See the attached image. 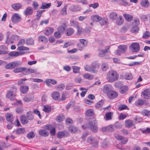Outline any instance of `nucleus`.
<instances>
[{"instance_id": "1", "label": "nucleus", "mask_w": 150, "mask_h": 150, "mask_svg": "<svg viewBox=\"0 0 150 150\" xmlns=\"http://www.w3.org/2000/svg\"><path fill=\"white\" fill-rule=\"evenodd\" d=\"M97 121L95 118H91L89 119L88 124L83 125L82 128L83 129H86L87 128L89 129L93 132H96L98 130Z\"/></svg>"}, {"instance_id": "2", "label": "nucleus", "mask_w": 150, "mask_h": 150, "mask_svg": "<svg viewBox=\"0 0 150 150\" xmlns=\"http://www.w3.org/2000/svg\"><path fill=\"white\" fill-rule=\"evenodd\" d=\"M119 75L115 71L112 70L109 71L107 74L106 78L108 81L113 82L118 79Z\"/></svg>"}, {"instance_id": "3", "label": "nucleus", "mask_w": 150, "mask_h": 150, "mask_svg": "<svg viewBox=\"0 0 150 150\" xmlns=\"http://www.w3.org/2000/svg\"><path fill=\"white\" fill-rule=\"evenodd\" d=\"M110 46H107L106 47L105 49L104 50H98V56L99 57H103L104 59H108L110 58L109 55H108L107 53H110V51H108Z\"/></svg>"}, {"instance_id": "4", "label": "nucleus", "mask_w": 150, "mask_h": 150, "mask_svg": "<svg viewBox=\"0 0 150 150\" xmlns=\"http://www.w3.org/2000/svg\"><path fill=\"white\" fill-rule=\"evenodd\" d=\"M21 19V16L17 13H14L11 17L12 22L14 23H16L19 22Z\"/></svg>"}, {"instance_id": "5", "label": "nucleus", "mask_w": 150, "mask_h": 150, "mask_svg": "<svg viewBox=\"0 0 150 150\" xmlns=\"http://www.w3.org/2000/svg\"><path fill=\"white\" fill-rule=\"evenodd\" d=\"M115 138L117 140H121L122 144H124L127 143L128 139L126 137H125L117 133L114 134Z\"/></svg>"}, {"instance_id": "6", "label": "nucleus", "mask_w": 150, "mask_h": 150, "mask_svg": "<svg viewBox=\"0 0 150 150\" xmlns=\"http://www.w3.org/2000/svg\"><path fill=\"white\" fill-rule=\"evenodd\" d=\"M131 49L133 52H138L140 50V46L138 43H134L130 45Z\"/></svg>"}, {"instance_id": "7", "label": "nucleus", "mask_w": 150, "mask_h": 150, "mask_svg": "<svg viewBox=\"0 0 150 150\" xmlns=\"http://www.w3.org/2000/svg\"><path fill=\"white\" fill-rule=\"evenodd\" d=\"M19 64L17 61H15L11 62L5 65V67L7 69H11L14 68L18 66Z\"/></svg>"}, {"instance_id": "8", "label": "nucleus", "mask_w": 150, "mask_h": 150, "mask_svg": "<svg viewBox=\"0 0 150 150\" xmlns=\"http://www.w3.org/2000/svg\"><path fill=\"white\" fill-rule=\"evenodd\" d=\"M16 96V95L13 91H8L6 95V97L11 101L15 99Z\"/></svg>"}, {"instance_id": "9", "label": "nucleus", "mask_w": 150, "mask_h": 150, "mask_svg": "<svg viewBox=\"0 0 150 150\" xmlns=\"http://www.w3.org/2000/svg\"><path fill=\"white\" fill-rule=\"evenodd\" d=\"M69 134L68 132L66 131H59L57 134V137L59 139H61L64 137H67Z\"/></svg>"}, {"instance_id": "10", "label": "nucleus", "mask_w": 150, "mask_h": 150, "mask_svg": "<svg viewBox=\"0 0 150 150\" xmlns=\"http://www.w3.org/2000/svg\"><path fill=\"white\" fill-rule=\"evenodd\" d=\"M33 9L30 6L27 7L23 11L24 14L26 16H30L32 15L33 13Z\"/></svg>"}, {"instance_id": "11", "label": "nucleus", "mask_w": 150, "mask_h": 150, "mask_svg": "<svg viewBox=\"0 0 150 150\" xmlns=\"http://www.w3.org/2000/svg\"><path fill=\"white\" fill-rule=\"evenodd\" d=\"M107 95L110 99H112L117 97L118 95L116 91L111 90L108 93Z\"/></svg>"}, {"instance_id": "12", "label": "nucleus", "mask_w": 150, "mask_h": 150, "mask_svg": "<svg viewBox=\"0 0 150 150\" xmlns=\"http://www.w3.org/2000/svg\"><path fill=\"white\" fill-rule=\"evenodd\" d=\"M11 7L14 10L17 11L22 8V5L21 4L17 3L12 4Z\"/></svg>"}, {"instance_id": "13", "label": "nucleus", "mask_w": 150, "mask_h": 150, "mask_svg": "<svg viewBox=\"0 0 150 150\" xmlns=\"http://www.w3.org/2000/svg\"><path fill=\"white\" fill-rule=\"evenodd\" d=\"M125 125L127 128H130L134 125V124L133 120H128L125 121Z\"/></svg>"}, {"instance_id": "14", "label": "nucleus", "mask_w": 150, "mask_h": 150, "mask_svg": "<svg viewBox=\"0 0 150 150\" xmlns=\"http://www.w3.org/2000/svg\"><path fill=\"white\" fill-rule=\"evenodd\" d=\"M28 120L27 117L24 115H22L20 117V120L21 122L23 125L28 124Z\"/></svg>"}, {"instance_id": "15", "label": "nucleus", "mask_w": 150, "mask_h": 150, "mask_svg": "<svg viewBox=\"0 0 150 150\" xmlns=\"http://www.w3.org/2000/svg\"><path fill=\"white\" fill-rule=\"evenodd\" d=\"M112 86L110 85L106 84L104 86L103 89V91L104 92L106 93L107 94L111 91L112 89Z\"/></svg>"}, {"instance_id": "16", "label": "nucleus", "mask_w": 150, "mask_h": 150, "mask_svg": "<svg viewBox=\"0 0 150 150\" xmlns=\"http://www.w3.org/2000/svg\"><path fill=\"white\" fill-rule=\"evenodd\" d=\"M54 30V28L51 27H47L46 28L44 31V34L47 36L52 34Z\"/></svg>"}, {"instance_id": "17", "label": "nucleus", "mask_w": 150, "mask_h": 150, "mask_svg": "<svg viewBox=\"0 0 150 150\" xmlns=\"http://www.w3.org/2000/svg\"><path fill=\"white\" fill-rule=\"evenodd\" d=\"M38 133L40 135L44 137H47L49 135V132L44 129L40 130L38 132Z\"/></svg>"}, {"instance_id": "18", "label": "nucleus", "mask_w": 150, "mask_h": 150, "mask_svg": "<svg viewBox=\"0 0 150 150\" xmlns=\"http://www.w3.org/2000/svg\"><path fill=\"white\" fill-rule=\"evenodd\" d=\"M29 89V87L27 86H21L20 88V91L23 94L26 93Z\"/></svg>"}, {"instance_id": "19", "label": "nucleus", "mask_w": 150, "mask_h": 150, "mask_svg": "<svg viewBox=\"0 0 150 150\" xmlns=\"http://www.w3.org/2000/svg\"><path fill=\"white\" fill-rule=\"evenodd\" d=\"M51 96L53 99L58 100L60 98V94L57 91H54L52 93Z\"/></svg>"}, {"instance_id": "20", "label": "nucleus", "mask_w": 150, "mask_h": 150, "mask_svg": "<svg viewBox=\"0 0 150 150\" xmlns=\"http://www.w3.org/2000/svg\"><path fill=\"white\" fill-rule=\"evenodd\" d=\"M5 117L6 120L11 122L13 120V117L12 114L9 113H7L5 114Z\"/></svg>"}, {"instance_id": "21", "label": "nucleus", "mask_w": 150, "mask_h": 150, "mask_svg": "<svg viewBox=\"0 0 150 150\" xmlns=\"http://www.w3.org/2000/svg\"><path fill=\"white\" fill-rule=\"evenodd\" d=\"M39 41L42 42L47 43L48 41L47 38L45 36L40 35L38 37Z\"/></svg>"}, {"instance_id": "22", "label": "nucleus", "mask_w": 150, "mask_h": 150, "mask_svg": "<svg viewBox=\"0 0 150 150\" xmlns=\"http://www.w3.org/2000/svg\"><path fill=\"white\" fill-rule=\"evenodd\" d=\"M68 129L69 131L71 133H74L78 130V128L76 127L73 125L69 126L68 128Z\"/></svg>"}, {"instance_id": "23", "label": "nucleus", "mask_w": 150, "mask_h": 150, "mask_svg": "<svg viewBox=\"0 0 150 150\" xmlns=\"http://www.w3.org/2000/svg\"><path fill=\"white\" fill-rule=\"evenodd\" d=\"M74 32V30L72 28H68L66 31V34L67 36H70L73 34Z\"/></svg>"}, {"instance_id": "24", "label": "nucleus", "mask_w": 150, "mask_h": 150, "mask_svg": "<svg viewBox=\"0 0 150 150\" xmlns=\"http://www.w3.org/2000/svg\"><path fill=\"white\" fill-rule=\"evenodd\" d=\"M102 18L98 15L92 16L91 19L94 21L98 22L100 21L102 19Z\"/></svg>"}, {"instance_id": "25", "label": "nucleus", "mask_w": 150, "mask_h": 150, "mask_svg": "<svg viewBox=\"0 0 150 150\" xmlns=\"http://www.w3.org/2000/svg\"><path fill=\"white\" fill-rule=\"evenodd\" d=\"M117 16V13L115 12H112L110 13L109 17L110 19L113 20L116 19Z\"/></svg>"}, {"instance_id": "26", "label": "nucleus", "mask_w": 150, "mask_h": 150, "mask_svg": "<svg viewBox=\"0 0 150 150\" xmlns=\"http://www.w3.org/2000/svg\"><path fill=\"white\" fill-rule=\"evenodd\" d=\"M84 68L85 70L88 71L93 73H96V70L93 69L91 66L90 67L86 65Z\"/></svg>"}, {"instance_id": "27", "label": "nucleus", "mask_w": 150, "mask_h": 150, "mask_svg": "<svg viewBox=\"0 0 150 150\" xmlns=\"http://www.w3.org/2000/svg\"><path fill=\"white\" fill-rule=\"evenodd\" d=\"M128 90V88L127 86H122L120 89V92L122 94L125 93Z\"/></svg>"}, {"instance_id": "28", "label": "nucleus", "mask_w": 150, "mask_h": 150, "mask_svg": "<svg viewBox=\"0 0 150 150\" xmlns=\"http://www.w3.org/2000/svg\"><path fill=\"white\" fill-rule=\"evenodd\" d=\"M28 119L30 120H32L34 119L33 113L31 111H29L26 113V116Z\"/></svg>"}, {"instance_id": "29", "label": "nucleus", "mask_w": 150, "mask_h": 150, "mask_svg": "<svg viewBox=\"0 0 150 150\" xmlns=\"http://www.w3.org/2000/svg\"><path fill=\"white\" fill-rule=\"evenodd\" d=\"M92 69L96 71V73L98 72V69L99 67V65L97 63L93 62L91 64Z\"/></svg>"}, {"instance_id": "30", "label": "nucleus", "mask_w": 150, "mask_h": 150, "mask_svg": "<svg viewBox=\"0 0 150 150\" xmlns=\"http://www.w3.org/2000/svg\"><path fill=\"white\" fill-rule=\"evenodd\" d=\"M51 3H43L42 4L41 8L42 9H45L49 8L51 6Z\"/></svg>"}, {"instance_id": "31", "label": "nucleus", "mask_w": 150, "mask_h": 150, "mask_svg": "<svg viewBox=\"0 0 150 150\" xmlns=\"http://www.w3.org/2000/svg\"><path fill=\"white\" fill-rule=\"evenodd\" d=\"M123 16L126 20L128 21H132L133 18L132 15L127 14H125L123 15Z\"/></svg>"}, {"instance_id": "32", "label": "nucleus", "mask_w": 150, "mask_h": 150, "mask_svg": "<svg viewBox=\"0 0 150 150\" xmlns=\"http://www.w3.org/2000/svg\"><path fill=\"white\" fill-rule=\"evenodd\" d=\"M116 22L118 25H121L123 22V19L122 16H120L116 20Z\"/></svg>"}, {"instance_id": "33", "label": "nucleus", "mask_w": 150, "mask_h": 150, "mask_svg": "<svg viewBox=\"0 0 150 150\" xmlns=\"http://www.w3.org/2000/svg\"><path fill=\"white\" fill-rule=\"evenodd\" d=\"M34 41L32 38H30L26 40V44L27 45H31L34 44Z\"/></svg>"}, {"instance_id": "34", "label": "nucleus", "mask_w": 150, "mask_h": 150, "mask_svg": "<svg viewBox=\"0 0 150 150\" xmlns=\"http://www.w3.org/2000/svg\"><path fill=\"white\" fill-rule=\"evenodd\" d=\"M102 70L103 71H105L108 68V66L107 63L106 62L103 63L101 66Z\"/></svg>"}, {"instance_id": "35", "label": "nucleus", "mask_w": 150, "mask_h": 150, "mask_svg": "<svg viewBox=\"0 0 150 150\" xmlns=\"http://www.w3.org/2000/svg\"><path fill=\"white\" fill-rule=\"evenodd\" d=\"M65 86L63 84L58 85L56 86V90L58 91H62L65 88Z\"/></svg>"}, {"instance_id": "36", "label": "nucleus", "mask_w": 150, "mask_h": 150, "mask_svg": "<svg viewBox=\"0 0 150 150\" xmlns=\"http://www.w3.org/2000/svg\"><path fill=\"white\" fill-rule=\"evenodd\" d=\"M118 48L122 53L125 52L127 49V47L125 45H120L118 47Z\"/></svg>"}, {"instance_id": "37", "label": "nucleus", "mask_w": 150, "mask_h": 150, "mask_svg": "<svg viewBox=\"0 0 150 150\" xmlns=\"http://www.w3.org/2000/svg\"><path fill=\"white\" fill-rule=\"evenodd\" d=\"M104 103V101L103 100H102L100 101L97 103L95 105L96 108L99 109L101 108Z\"/></svg>"}, {"instance_id": "38", "label": "nucleus", "mask_w": 150, "mask_h": 150, "mask_svg": "<svg viewBox=\"0 0 150 150\" xmlns=\"http://www.w3.org/2000/svg\"><path fill=\"white\" fill-rule=\"evenodd\" d=\"M139 30V28L138 27V26L136 25H134L131 30V32L133 33H137Z\"/></svg>"}, {"instance_id": "39", "label": "nucleus", "mask_w": 150, "mask_h": 150, "mask_svg": "<svg viewBox=\"0 0 150 150\" xmlns=\"http://www.w3.org/2000/svg\"><path fill=\"white\" fill-rule=\"evenodd\" d=\"M149 3L147 0H143L141 2V5L144 7H147L149 5Z\"/></svg>"}, {"instance_id": "40", "label": "nucleus", "mask_w": 150, "mask_h": 150, "mask_svg": "<svg viewBox=\"0 0 150 150\" xmlns=\"http://www.w3.org/2000/svg\"><path fill=\"white\" fill-rule=\"evenodd\" d=\"M113 114V113L112 112H109L105 114V116L107 120H110L112 119Z\"/></svg>"}, {"instance_id": "41", "label": "nucleus", "mask_w": 150, "mask_h": 150, "mask_svg": "<svg viewBox=\"0 0 150 150\" xmlns=\"http://www.w3.org/2000/svg\"><path fill=\"white\" fill-rule=\"evenodd\" d=\"M144 103V101L142 99H139L136 101L135 105L137 106H139L143 105Z\"/></svg>"}, {"instance_id": "42", "label": "nucleus", "mask_w": 150, "mask_h": 150, "mask_svg": "<svg viewBox=\"0 0 150 150\" xmlns=\"http://www.w3.org/2000/svg\"><path fill=\"white\" fill-rule=\"evenodd\" d=\"M43 110L45 112L49 113L51 111V107L48 105H45L44 106Z\"/></svg>"}, {"instance_id": "43", "label": "nucleus", "mask_w": 150, "mask_h": 150, "mask_svg": "<svg viewBox=\"0 0 150 150\" xmlns=\"http://www.w3.org/2000/svg\"><path fill=\"white\" fill-rule=\"evenodd\" d=\"M86 115L87 116L91 117L93 114V110L92 109H88L87 110L86 113Z\"/></svg>"}, {"instance_id": "44", "label": "nucleus", "mask_w": 150, "mask_h": 150, "mask_svg": "<svg viewBox=\"0 0 150 150\" xmlns=\"http://www.w3.org/2000/svg\"><path fill=\"white\" fill-rule=\"evenodd\" d=\"M25 132V129L23 128H18L16 130V133L18 134L23 133Z\"/></svg>"}, {"instance_id": "45", "label": "nucleus", "mask_w": 150, "mask_h": 150, "mask_svg": "<svg viewBox=\"0 0 150 150\" xmlns=\"http://www.w3.org/2000/svg\"><path fill=\"white\" fill-rule=\"evenodd\" d=\"M70 22L71 25L74 27H76L77 28L79 26V23L76 21H72Z\"/></svg>"}, {"instance_id": "46", "label": "nucleus", "mask_w": 150, "mask_h": 150, "mask_svg": "<svg viewBox=\"0 0 150 150\" xmlns=\"http://www.w3.org/2000/svg\"><path fill=\"white\" fill-rule=\"evenodd\" d=\"M91 144L93 147H97L98 146V142L94 138Z\"/></svg>"}, {"instance_id": "47", "label": "nucleus", "mask_w": 150, "mask_h": 150, "mask_svg": "<svg viewBox=\"0 0 150 150\" xmlns=\"http://www.w3.org/2000/svg\"><path fill=\"white\" fill-rule=\"evenodd\" d=\"M24 68L19 67L13 70V72L15 73H18L23 71Z\"/></svg>"}, {"instance_id": "48", "label": "nucleus", "mask_w": 150, "mask_h": 150, "mask_svg": "<svg viewBox=\"0 0 150 150\" xmlns=\"http://www.w3.org/2000/svg\"><path fill=\"white\" fill-rule=\"evenodd\" d=\"M73 69V72L74 73H78L80 70V68L79 67L74 66L72 67Z\"/></svg>"}, {"instance_id": "49", "label": "nucleus", "mask_w": 150, "mask_h": 150, "mask_svg": "<svg viewBox=\"0 0 150 150\" xmlns=\"http://www.w3.org/2000/svg\"><path fill=\"white\" fill-rule=\"evenodd\" d=\"M150 36V33L149 32L147 31H146L143 33L142 38L145 39H147Z\"/></svg>"}, {"instance_id": "50", "label": "nucleus", "mask_w": 150, "mask_h": 150, "mask_svg": "<svg viewBox=\"0 0 150 150\" xmlns=\"http://www.w3.org/2000/svg\"><path fill=\"white\" fill-rule=\"evenodd\" d=\"M125 78L128 80L131 79L132 78V75L130 73H126L125 75Z\"/></svg>"}, {"instance_id": "51", "label": "nucleus", "mask_w": 150, "mask_h": 150, "mask_svg": "<svg viewBox=\"0 0 150 150\" xmlns=\"http://www.w3.org/2000/svg\"><path fill=\"white\" fill-rule=\"evenodd\" d=\"M45 11V10H40V11H37V14L36 16H37V18L36 19L38 21H39L40 18V17H41L42 14V13Z\"/></svg>"}, {"instance_id": "52", "label": "nucleus", "mask_w": 150, "mask_h": 150, "mask_svg": "<svg viewBox=\"0 0 150 150\" xmlns=\"http://www.w3.org/2000/svg\"><path fill=\"white\" fill-rule=\"evenodd\" d=\"M29 50V48L22 46H19L17 49V50L18 51L28 50Z\"/></svg>"}, {"instance_id": "53", "label": "nucleus", "mask_w": 150, "mask_h": 150, "mask_svg": "<svg viewBox=\"0 0 150 150\" xmlns=\"http://www.w3.org/2000/svg\"><path fill=\"white\" fill-rule=\"evenodd\" d=\"M128 106L125 105H119L118 108L120 110H122L124 109H128Z\"/></svg>"}, {"instance_id": "54", "label": "nucleus", "mask_w": 150, "mask_h": 150, "mask_svg": "<svg viewBox=\"0 0 150 150\" xmlns=\"http://www.w3.org/2000/svg\"><path fill=\"white\" fill-rule=\"evenodd\" d=\"M79 41L80 43L83 45V47L86 46L88 45V42L84 39H80Z\"/></svg>"}, {"instance_id": "55", "label": "nucleus", "mask_w": 150, "mask_h": 150, "mask_svg": "<svg viewBox=\"0 0 150 150\" xmlns=\"http://www.w3.org/2000/svg\"><path fill=\"white\" fill-rule=\"evenodd\" d=\"M83 77L86 79H93V76L92 75L87 73L84 74Z\"/></svg>"}, {"instance_id": "56", "label": "nucleus", "mask_w": 150, "mask_h": 150, "mask_svg": "<svg viewBox=\"0 0 150 150\" xmlns=\"http://www.w3.org/2000/svg\"><path fill=\"white\" fill-rule=\"evenodd\" d=\"M35 136V134L33 132L31 131L27 134V137L29 139H32Z\"/></svg>"}, {"instance_id": "57", "label": "nucleus", "mask_w": 150, "mask_h": 150, "mask_svg": "<svg viewBox=\"0 0 150 150\" xmlns=\"http://www.w3.org/2000/svg\"><path fill=\"white\" fill-rule=\"evenodd\" d=\"M71 10L73 11H78L80 10V8L75 5H72L71 7Z\"/></svg>"}, {"instance_id": "58", "label": "nucleus", "mask_w": 150, "mask_h": 150, "mask_svg": "<svg viewBox=\"0 0 150 150\" xmlns=\"http://www.w3.org/2000/svg\"><path fill=\"white\" fill-rule=\"evenodd\" d=\"M67 6H64V8L62 9L60 11V14L62 15H66L67 14Z\"/></svg>"}, {"instance_id": "59", "label": "nucleus", "mask_w": 150, "mask_h": 150, "mask_svg": "<svg viewBox=\"0 0 150 150\" xmlns=\"http://www.w3.org/2000/svg\"><path fill=\"white\" fill-rule=\"evenodd\" d=\"M143 115L148 116L150 115V111H148L147 110H144L142 112Z\"/></svg>"}, {"instance_id": "60", "label": "nucleus", "mask_w": 150, "mask_h": 150, "mask_svg": "<svg viewBox=\"0 0 150 150\" xmlns=\"http://www.w3.org/2000/svg\"><path fill=\"white\" fill-rule=\"evenodd\" d=\"M77 34L78 35H81L84 31L83 28L81 27H79V26L78 28H77Z\"/></svg>"}, {"instance_id": "61", "label": "nucleus", "mask_w": 150, "mask_h": 150, "mask_svg": "<svg viewBox=\"0 0 150 150\" xmlns=\"http://www.w3.org/2000/svg\"><path fill=\"white\" fill-rule=\"evenodd\" d=\"M109 146V143L108 142L105 141H104L102 143L101 146L102 147L104 148H106L108 147Z\"/></svg>"}, {"instance_id": "62", "label": "nucleus", "mask_w": 150, "mask_h": 150, "mask_svg": "<svg viewBox=\"0 0 150 150\" xmlns=\"http://www.w3.org/2000/svg\"><path fill=\"white\" fill-rule=\"evenodd\" d=\"M50 133L51 135L52 136H54L56 133L55 128L54 127H52L50 129Z\"/></svg>"}, {"instance_id": "63", "label": "nucleus", "mask_w": 150, "mask_h": 150, "mask_svg": "<svg viewBox=\"0 0 150 150\" xmlns=\"http://www.w3.org/2000/svg\"><path fill=\"white\" fill-rule=\"evenodd\" d=\"M25 40L24 39L20 40L17 44V46H20L23 45L25 44Z\"/></svg>"}, {"instance_id": "64", "label": "nucleus", "mask_w": 150, "mask_h": 150, "mask_svg": "<svg viewBox=\"0 0 150 150\" xmlns=\"http://www.w3.org/2000/svg\"><path fill=\"white\" fill-rule=\"evenodd\" d=\"M89 6L90 7H91L94 9H95L99 6V4L98 3H95L89 4Z\"/></svg>"}]
</instances>
